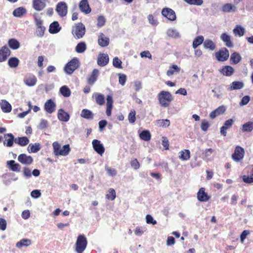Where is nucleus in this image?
Here are the masks:
<instances>
[{
    "instance_id": "obj_1",
    "label": "nucleus",
    "mask_w": 253,
    "mask_h": 253,
    "mask_svg": "<svg viewBox=\"0 0 253 253\" xmlns=\"http://www.w3.org/2000/svg\"><path fill=\"white\" fill-rule=\"evenodd\" d=\"M158 99L161 106L166 108L169 106L173 97L169 91L163 90L158 93Z\"/></svg>"
},
{
    "instance_id": "obj_2",
    "label": "nucleus",
    "mask_w": 253,
    "mask_h": 253,
    "mask_svg": "<svg viewBox=\"0 0 253 253\" xmlns=\"http://www.w3.org/2000/svg\"><path fill=\"white\" fill-rule=\"evenodd\" d=\"M85 28L82 23H78L73 27L72 33L76 39L82 38L85 34Z\"/></svg>"
},
{
    "instance_id": "obj_3",
    "label": "nucleus",
    "mask_w": 253,
    "mask_h": 253,
    "mask_svg": "<svg viewBox=\"0 0 253 253\" xmlns=\"http://www.w3.org/2000/svg\"><path fill=\"white\" fill-rule=\"evenodd\" d=\"M87 239L84 235H81L78 237L76 245L75 251L78 253H82L86 248Z\"/></svg>"
},
{
    "instance_id": "obj_4",
    "label": "nucleus",
    "mask_w": 253,
    "mask_h": 253,
    "mask_svg": "<svg viewBox=\"0 0 253 253\" xmlns=\"http://www.w3.org/2000/svg\"><path fill=\"white\" fill-rule=\"evenodd\" d=\"M80 61L77 58H74L64 67V71L68 74H72L80 66Z\"/></svg>"
},
{
    "instance_id": "obj_5",
    "label": "nucleus",
    "mask_w": 253,
    "mask_h": 253,
    "mask_svg": "<svg viewBox=\"0 0 253 253\" xmlns=\"http://www.w3.org/2000/svg\"><path fill=\"white\" fill-rule=\"evenodd\" d=\"M216 58L218 61H226L229 56V51L226 48H223L215 53Z\"/></svg>"
},
{
    "instance_id": "obj_6",
    "label": "nucleus",
    "mask_w": 253,
    "mask_h": 253,
    "mask_svg": "<svg viewBox=\"0 0 253 253\" xmlns=\"http://www.w3.org/2000/svg\"><path fill=\"white\" fill-rule=\"evenodd\" d=\"M162 14L170 21H174L176 16L174 10L170 8H164L162 10Z\"/></svg>"
},
{
    "instance_id": "obj_7",
    "label": "nucleus",
    "mask_w": 253,
    "mask_h": 253,
    "mask_svg": "<svg viewBox=\"0 0 253 253\" xmlns=\"http://www.w3.org/2000/svg\"><path fill=\"white\" fill-rule=\"evenodd\" d=\"M109 57L107 54L99 53L97 59V64L100 67H104L108 64Z\"/></svg>"
},
{
    "instance_id": "obj_8",
    "label": "nucleus",
    "mask_w": 253,
    "mask_h": 253,
    "mask_svg": "<svg viewBox=\"0 0 253 253\" xmlns=\"http://www.w3.org/2000/svg\"><path fill=\"white\" fill-rule=\"evenodd\" d=\"M98 44L102 47L107 46L110 43V39L103 33H100L98 37Z\"/></svg>"
},
{
    "instance_id": "obj_9",
    "label": "nucleus",
    "mask_w": 253,
    "mask_h": 253,
    "mask_svg": "<svg viewBox=\"0 0 253 253\" xmlns=\"http://www.w3.org/2000/svg\"><path fill=\"white\" fill-rule=\"evenodd\" d=\"M79 6L80 10L85 14H89L91 11L88 0H82L79 3Z\"/></svg>"
},
{
    "instance_id": "obj_10",
    "label": "nucleus",
    "mask_w": 253,
    "mask_h": 253,
    "mask_svg": "<svg viewBox=\"0 0 253 253\" xmlns=\"http://www.w3.org/2000/svg\"><path fill=\"white\" fill-rule=\"evenodd\" d=\"M99 74V70L97 69L93 70L90 75L87 79V82L89 85H93L97 81Z\"/></svg>"
},
{
    "instance_id": "obj_11",
    "label": "nucleus",
    "mask_w": 253,
    "mask_h": 253,
    "mask_svg": "<svg viewBox=\"0 0 253 253\" xmlns=\"http://www.w3.org/2000/svg\"><path fill=\"white\" fill-rule=\"evenodd\" d=\"M5 140L3 141V145L7 147H11L13 145L15 142V138L14 135L11 133H6L4 135Z\"/></svg>"
},
{
    "instance_id": "obj_12",
    "label": "nucleus",
    "mask_w": 253,
    "mask_h": 253,
    "mask_svg": "<svg viewBox=\"0 0 253 253\" xmlns=\"http://www.w3.org/2000/svg\"><path fill=\"white\" fill-rule=\"evenodd\" d=\"M10 53V50L6 46H2L0 49V62L5 61Z\"/></svg>"
},
{
    "instance_id": "obj_13",
    "label": "nucleus",
    "mask_w": 253,
    "mask_h": 253,
    "mask_svg": "<svg viewBox=\"0 0 253 253\" xmlns=\"http://www.w3.org/2000/svg\"><path fill=\"white\" fill-rule=\"evenodd\" d=\"M45 6V0H33V7L36 11H42Z\"/></svg>"
},
{
    "instance_id": "obj_14",
    "label": "nucleus",
    "mask_w": 253,
    "mask_h": 253,
    "mask_svg": "<svg viewBox=\"0 0 253 253\" xmlns=\"http://www.w3.org/2000/svg\"><path fill=\"white\" fill-rule=\"evenodd\" d=\"M92 143L94 150L97 153L102 155V154L104 152L105 149L100 141L97 139H94L92 141Z\"/></svg>"
},
{
    "instance_id": "obj_15",
    "label": "nucleus",
    "mask_w": 253,
    "mask_h": 253,
    "mask_svg": "<svg viewBox=\"0 0 253 253\" xmlns=\"http://www.w3.org/2000/svg\"><path fill=\"white\" fill-rule=\"evenodd\" d=\"M37 82V80L36 76L32 74L27 75L24 79V83L29 86L35 85Z\"/></svg>"
},
{
    "instance_id": "obj_16",
    "label": "nucleus",
    "mask_w": 253,
    "mask_h": 253,
    "mask_svg": "<svg viewBox=\"0 0 253 253\" xmlns=\"http://www.w3.org/2000/svg\"><path fill=\"white\" fill-rule=\"evenodd\" d=\"M234 123V120L232 119H230L227 121H226L222 126L220 128V133L221 134L225 136L227 134V129L231 127Z\"/></svg>"
},
{
    "instance_id": "obj_17",
    "label": "nucleus",
    "mask_w": 253,
    "mask_h": 253,
    "mask_svg": "<svg viewBox=\"0 0 253 253\" xmlns=\"http://www.w3.org/2000/svg\"><path fill=\"white\" fill-rule=\"evenodd\" d=\"M205 191L204 188H201L197 193V199L201 202H207L210 199V196Z\"/></svg>"
},
{
    "instance_id": "obj_18",
    "label": "nucleus",
    "mask_w": 253,
    "mask_h": 253,
    "mask_svg": "<svg viewBox=\"0 0 253 253\" xmlns=\"http://www.w3.org/2000/svg\"><path fill=\"white\" fill-rule=\"evenodd\" d=\"M92 98L94 99L95 103L100 106L105 103V97L102 94L99 93H94L92 96Z\"/></svg>"
},
{
    "instance_id": "obj_19",
    "label": "nucleus",
    "mask_w": 253,
    "mask_h": 253,
    "mask_svg": "<svg viewBox=\"0 0 253 253\" xmlns=\"http://www.w3.org/2000/svg\"><path fill=\"white\" fill-rule=\"evenodd\" d=\"M245 154V150L240 146L235 147L234 153L232 155V158H243Z\"/></svg>"
},
{
    "instance_id": "obj_20",
    "label": "nucleus",
    "mask_w": 253,
    "mask_h": 253,
    "mask_svg": "<svg viewBox=\"0 0 253 253\" xmlns=\"http://www.w3.org/2000/svg\"><path fill=\"white\" fill-rule=\"evenodd\" d=\"M44 107L45 110L51 114L55 111L56 105L51 99H49L45 103Z\"/></svg>"
},
{
    "instance_id": "obj_21",
    "label": "nucleus",
    "mask_w": 253,
    "mask_h": 253,
    "mask_svg": "<svg viewBox=\"0 0 253 253\" xmlns=\"http://www.w3.org/2000/svg\"><path fill=\"white\" fill-rule=\"evenodd\" d=\"M220 38L225 43L226 46L228 47H232L233 44L231 40L230 37L226 33H222L220 36Z\"/></svg>"
},
{
    "instance_id": "obj_22",
    "label": "nucleus",
    "mask_w": 253,
    "mask_h": 253,
    "mask_svg": "<svg viewBox=\"0 0 253 253\" xmlns=\"http://www.w3.org/2000/svg\"><path fill=\"white\" fill-rule=\"evenodd\" d=\"M8 168L13 171L19 172L20 171V166L17 163H15L14 160H11L7 162Z\"/></svg>"
},
{
    "instance_id": "obj_23",
    "label": "nucleus",
    "mask_w": 253,
    "mask_h": 253,
    "mask_svg": "<svg viewBox=\"0 0 253 253\" xmlns=\"http://www.w3.org/2000/svg\"><path fill=\"white\" fill-rule=\"evenodd\" d=\"M41 148V144L39 143H35L34 144L30 143L27 148V150L29 153H36L38 152Z\"/></svg>"
},
{
    "instance_id": "obj_24",
    "label": "nucleus",
    "mask_w": 253,
    "mask_h": 253,
    "mask_svg": "<svg viewBox=\"0 0 253 253\" xmlns=\"http://www.w3.org/2000/svg\"><path fill=\"white\" fill-rule=\"evenodd\" d=\"M29 142V140L26 136L18 137L15 138V143L21 146L27 145Z\"/></svg>"
},
{
    "instance_id": "obj_25",
    "label": "nucleus",
    "mask_w": 253,
    "mask_h": 253,
    "mask_svg": "<svg viewBox=\"0 0 253 253\" xmlns=\"http://www.w3.org/2000/svg\"><path fill=\"white\" fill-rule=\"evenodd\" d=\"M61 27L59 26V23L56 21H54L50 24L49 28V32L51 34H55L58 33Z\"/></svg>"
},
{
    "instance_id": "obj_26",
    "label": "nucleus",
    "mask_w": 253,
    "mask_h": 253,
    "mask_svg": "<svg viewBox=\"0 0 253 253\" xmlns=\"http://www.w3.org/2000/svg\"><path fill=\"white\" fill-rule=\"evenodd\" d=\"M0 107L4 113H9L11 111V105L5 100H2L0 102Z\"/></svg>"
},
{
    "instance_id": "obj_27",
    "label": "nucleus",
    "mask_w": 253,
    "mask_h": 253,
    "mask_svg": "<svg viewBox=\"0 0 253 253\" xmlns=\"http://www.w3.org/2000/svg\"><path fill=\"white\" fill-rule=\"evenodd\" d=\"M54 153L56 156L63 155V149L61 148L60 144L57 142H54L52 144Z\"/></svg>"
},
{
    "instance_id": "obj_28",
    "label": "nucleus",
    "mask_w": 253,
    "mask_h": 253,
    "mask_svg": "<svg viewBox=\"0 0 253 253\" xmlns=\"http://www.w3.org/2000/svg\"><path fill=\"white\" fill-rule=\"evenodd\" d=\"M234 71L233 68L231 66H225L223 67L220 72L225 76H230L233 74Z\"/></svg>"
},
{
    "instance_id": "obj_29",
    "label": "nucleus",
    "mask_w": 253,
    "mask_h": 253,
    "mask_svg": "<svg viewBox=\"0 0 253 253\" xmlns=\"http://www.w3.org/2000/svg\"><path fill=\"white\" fill-rule=\"evenodd\" d=\"M203 45L205 48L210 50H214L216 47L215 43L211 40L209 39H207L204 41Z\"/></svg>"
},
{
    "instance_id": "obj_30",
    "label": "nucleus",
    "mask_w": 253,
    "mask_h": 253,
    "mask_svg": "<svg viewBox=\"0 0 253 253\" xmlns=\"http://www.w3.org/2000/svg\"><path fill=\"white\" fill-rule=\"evenodd\" d=\"M19 64V60L15 57L10 58L8 61V65L10 68H15Z\"/></svg>"
},
{
    "instance_id": "obj_31",
    "label": "nucleus",
    "mask_w": 253,
    "mask_h": 253,
    "mask_svg": "<svg viewBox=\"0 0 253 253\" xmlns=\"http://www.w3.org/2000/svg\"><path fill=\"white\" fill-rule=\"evenodd\" d=\"M180 69L176 65H173L169 67V69L167 72V75L171 76L176 73L180 72Z\"/></svg>"
},
{
    "instance_id": "obj_32",
    "label": "nucleus",
    "mask_w": 253,
    "mask_h": 253,
    "mask_svg": "<svg viewBox=\"0 0 253 253\" xmlns=\"http://www.w3.org/2000/svg\"><path fill=\"white\" fill-rule=\"evenodd\" d=\"M241 60V56L237 52H234L231 55L230 61L231 64H236Z\"/></svg>"
},
{
    "instance_id": "obj_33",
    "label": "nucleus",
    "mask_w": 253,
    "mask_h": 253,
    "mask_svg": "<svg viewBox=\"0 0 253 253\" xmlns=\"http://www.w3.org/2000/svg\"><path fill=\"white\" fill-rule=\"evenodd\" d=\"M32 243L31 240L28 239H23L18 242L16 244V247L18 248H21L23 246L27 247Z\"/></svg>"
},
{
    "instance_id": "obj_34",
    "label": "nucleus",
    "mask_w": 253,
    "mask_h": 253,
    "mask_svg": "<svg viewBox=\"0 0 253 253\" xmlns=\"http://www.w3.org/2000/svg\"><path fill=\"white\" fill-rule=\"evenodd\" d=\"M204 38L203 36H197L193 41L192 46L194 48H196L198 46L204 43Z\"/></svg>"
},
{
    "instance_id": "obj_35",
    "label": "nucleus",
    "mask_w": 253,
    "mask_h": 253,
    "mask_svg": "<svg viewBox=\"0 0 253 253\" xmlns=\"http://www.w3.org/2000/svg\"><path fill=\"white\" fill-rule=\"evenodd\" d=\"M81 116L86 119H92L93 118V115L90 110L84 109L82 111Z\"/></svg>"
},
{
    "instance_id": "obj_36",
    "label": "nucleus",
    "mask_w": 253,
    "mask_h": 253,
    "mask_svg": "<svg viewBox=\"0 0 253 253\" xmlns=\"http://www.w3.org/2000/svg\"><path fill=\"white\" fill-rule=\"evenodd\" d=\"M139 137L142 140L148 141L151 139V135L149 130H145L139 134Z\"/></svg>"
},
{
    "instance_id": "obj_37",
    "label": "nucleus",
    "mask_w": 253,
    "mask_h": 253,
    "mask_svg": "<svg viewBox=\"0 0 253 253\" xmlns=\"http://www.w3.org/2000/svg\"><path fill=\"white\" fill-rule=\"evenodd\" d=\"M8 44L10 48L14 50L18 49L20 46L19 42L15 39L9 40Z\"/></svg>"
},
{
    "instance_id": "obj_38",
    "label": "nucleus",
    "mask_w": 253,
    "mask_h": 253,
    "mask_svg": "<svg viewBox=\"0 0 253 253\" xmlns=\"http://www.w3.org/2000/svg\"><path fill=\"white\" fill-rule=\"evenodd\" d=\"M253 129V122H248L242 126V130L243 132H251Z\"/></svg>"
},
{
    "instance_id": "obj_39",
    "label": "nucleus",
    "mask_w": 253,
    "mask_h": 253,
    "mask_svg": "<svg viewBox=\"0 0 253 253\" xmlns=\"http://www.w3.org/2000/svg\"><path fill=\"white\" fill-rule=\"evenodd\" d=\"M86 45L84 42H79L76 46V51L79 53H82L85 51Z\"/></svg>"
},
{
    "instance_id": "obj_40",
    "label": "nucleus",
    "mask_w": 253,
    "mask_h": 253,
    "mask_svg": "<svg viewBox=\"0 0 253 253\" xmlns=\"http://www.w3.org/2000/svg\"><path fill=\"white\" fill-rule=\"evenodd\" d=\"M244 84L241 82L235 81L232 82L230 86V90L240 89L243 88Z\"/></svg>"
},
{
    "instance_id": "obj_41",
    "label": "nucleus",
    "mask_w": 253,
    "mask_h": 253,
    "mask_svg": "<svg viewBox=\"0 0 253 253\" xmlns=\"http://www.w3.org/2000/svg\"><path fill=\"white\" fill-rule=\"evenodd\" d=\"M26 13L25 8L20 7L16 8L13 12V15L15 17H21Z\"/></svg>"
},
{
    "instance_id": "obj_42",
    "label": "nucleus",
    "mask_w": 253,
    "mask_h": 253,
    "mask_svg": "<svg viewBox=\"0 0 253 253\" xmlns=\"http://www.w3.org/2000/svg\"><path fill=\"white\" fill-rule=\"evenodd\" d=\"M236 7L230 3L225 4L222 8V10L224 12H229L231 11H235Z\"/></svg>"
},
{
    "instance_id": "obj_43",
    "label": "nucleus",
    "mask_w": 253,
    "mask_h": 253,
    "mask_svg": "<svg viewBox=\"0 0 253 253\" xmlns=\"http://www.w3.org/2000/svg\"><path fill=\"white\" fill-rule=\"evenodd\" d=\"M233 33L235 35H238L240 37L243 36L244 35L245 29L242 27L237 25L234 29Z\"/></svg>"
},
{
    "instance_id": "obj_44",
    "label": "nucleus",
    "mask_w": 253,
    "mask_h": 253,
    "mask_svg": "<svg viewBox=\"0 0 253 253\" xmlns=\"http://www.w3.org/2000/svg\"><path fill=\"white\" fill-rule=\"evenodd\" d=\"M167 34L169 37L177 38L179 37V33L175 30L169 29L167 31Z\"/></svg>"
},
{
    "instance_id": "obj_45",
    "label": "nucleus",
    "mask_w": 253,
    "mask_h": 253,
    "mask_svg": "<svg viewBox=\"0 0 253 253\" xmlns=\"http://www.w3.org/2000/svg\"><path fill=\"white\" fill-rule=\"evenodd\" d=\"M122 61L118 57H115L113 58V65L115 67L119 69H122L123 67L122 66Z\"/></svg>"
},
{
    "instance_id": "obj_46",
    "label": "nucleus",
    "mask_w": 253,
    "mask_h": 253,
    "mask_svg": "<svg viewBox=\"0 0 253 253\" xmlns=\"http://www.w3.org/2000/svg\"><path fill=\"white\" fill-rule=\"evenodd\" d=\"M106 198L110 200H114L116 198V192L114 189L111 188L108 191V193L106 195Z\"/></svg>"
},
{
    "instance_id": "obj_47",
    "label": "nucleus",
    "mask_w": 253,
    "mask_h": 253,
    "mask_svg": "<svg viewBox=\"0 0 253 253\" xmlns=\"http://www.w3.org/2000/svg\"><path fill=\"white\" fill-rule=\"evenodd\" d=\"M185 2L190 5H201L203 3V0H184Z\"/></svg>"
},
{
    "instance_id": "obj_48",
    "label": "nucleus",
    "mask_w": 253,
    "mask_h": 253,
    "mask_svg": "<svg viewBox=\"0 0 253 253\" xmlns=\"http://www.w3.org/2000/svg\"><path fill=\"white\" fill-rule=\"evenodd\" d=\"M56 11L61 16H63V1L58 3Z\"/></svg>"
},
{
    "instance_id": "obj_49",
    "label": "nucleus",
    "mask_w": 253,
    "mask_h": 253,
    "mask_svg": "<svg viewBox=\"0 0 253 253\" xmlns=\"http://www.w3.org/2000/svg\"><path fill=\"white\" fill-rule=\"evenodd\" d=\"M135 111L134 110L131 111L129 112L128 116V119L129 123L133 124L136 120Z\"/></svg>"
},
{
    "instance_id": "obj_50",
    "label": "nucleus",
    "mask_w": 253,
    "mask_h": 253,
    "mask_svg": "<svg viewBox=\"0 0 253 253\" xmlns=\"http://www.w3.org/2000/svg\"><path fill=\"white\" fill-rule=\"evenodd\" d=\"M180 155L179 156V158H189L190 152L189 150H184L180 152Z\"/></svg>"
},
{
    "instance_id": "obj_51",
    "label": "nucleus",
    "mask_w": 253,
    "mask_h": 253,
    "mask_svg": "<svg viewBox=\"0 0 253 253\" xmlns=\"http://www.w3.org/2000/svg\"><path fill=\"white\" fill-rule=\"evenodd\" d=\"M106 20L103 16H99L97 18V26L101 27L105 25Z\"/></svg>"
},
{
    "instance_id": "obj_52",
    "label": "nucleus",
    "mask_w": 253,
    "mask_h": 253,
    "mask_svg": "<svg viewBox=\"0 0 253 253\" xmlns=\"http://www.w3.org/2000/svg\"><path fill=\"white\" fill-rule=\"evenodd\" d=\"M45 30V28L43 26L37 27V35L40 37H42L44 34Z\"/></svg>"
},
{
    "instance_id": "obj_53",
    "label": "nucleus",
    "mask_w": 253,
    "mask_h": 253,
    "mask_svg": "<svg viewBox=\"0 0 253 253\" xmlns=\"http://www.w3.org/2000/svg\"><path fill=\"white\" fill-rule=\"evenodd\" d=\"M158 123L160 124V126L163 127H168L170 125V121L169 120H159L158 121Z\"/></svg>"
},
{
    "instance_id": "obj_54",
    "label": "nucleus",
    "mask_w": 253,
    "mask_h": 253,
    "mask_svg": "<svg viewBox=\"0 0 253 253\" xmlns=\"http://www.w3.org/2000/svg\"><path fill=\"white\" fill-rule=\"evenodd\" d=\"M209 126L210 124L207 121L205 120L202 121L201 125V128L203 130L205 131H207L209 128Z\"/></svg>"
},
{
    "instance_id": "obj_55",
    "label": "nucleus",
    "mask_w": 253,
    "mask_h": 253,
    "mask_svg": "<svg viewBox=\"0 0 253 253\" xmlns=\"http://www.w3.org/2000/svg\"><path fill=\"white\" fill-rule=\"evenodd\" d=\"M28 105L29 107L28 110L18 114V117L19 118H24L31 111V110L32 108V106L31 105L30 102H29Z\"/></svg>"
},
{
    "instance_id": "obj_56",
    "label": "nucleus",
    "mask_w": 253,
    "mask_h": 253,
    "mask_svg": "<svg viewBox=\"0 0 253 253\" xmlns=\"http://www.w3.org/2000/svg\"><path fill=\"white\" fill-rule=\"evenodd\" d=\"M162 145L165 150H168L169 149V141L165 136L162 137Z\"/></svg>"
},
{
    "instance_id": "obj_57",
    "label": "nucleus",
    "mask_w": 253,
    "mask_h": 253,
    "mask_svg": "<svg viewBox=\"0 0 253 253\" xmlns=\"http://www.w3.org/2000/svg\"><path fill=\"white\" fill-rule=\"evenodd\" d=\"M149 22L152 25L156 26L158 24L157 20L155 19L152 14H150L148 16Z\"/></svg>"
},
{
    "instance_id": "obj_58",
    "label": "nucleus",
    "mask_w": 253,
    "mask_h": 253,
    "mask_svg": "<svg viewBox=\"0 0 253 253\" xmlns=\"http://www.w3.org/2000/svg\"><path fill=\"white\" fill-rule=\"evenodd\" d=\"M146 222L148 224H152L153 225H155L157 224V221L154 220L153 217L150 215L147 214L146 216Z\"/></svg>"
},
{
    "instance_id": "obj_59",
    "label": "nucleus",
    "mask_w": 253,
    "mask_h": 253,
    "mask_svg": "<svg viewBox=\"0 0 253 253\" xmlns=\"http://www.w3.org/2000/svg\"><path fill=\"white\" fill-rule=\"evenodd\" d=\"M218 115L224 114L226 111V108L224 106L221 105L215 109Z\"/></svg>"
},
{
    "instance_id": "obj_60",
    "label": "nucleus",
    "mask_w": 253,
    "mask_h": 253,
    "mask_svg": "<svg viewBox=\"0 0 253 253\" xmlns=\"http://www.w3.org/2000/svg\"><path fill=\"white\" fill-rule=\"evenodd\" d=\"M126 80V76L125 74L120 75L119 76V82L122 85H124Z\"/></svg>"
},
{
    "instance_id": "obj_61",
    "label": "nucleus",
    "mask_w": 253,
    "mask_h": 253,
    "mask_svg": "<svg viewBox=\"0 0 253 253\" xmlns=\"http://www.w3.org/2000/svg\"><path fill=\"white\" fill-rule=\"evenodd\" d=\"M106 170L107 171L108 174L110 176H115L117 174V171L114 169H111L109 167H106Z\"/></svg>"
},
{
    "instance_id": "obj_62",
    "label": "nucleus",
    "mask_w": 253,
    "mask_h": 253,
    "mask_svg": "<svg viewBox=\"0 0 253 253\" xmlns=\"http://www.w3.org/2000/svg\"><path fill=\"white\" fill-rule=\"evenodd\" d=\"M6 228V222L5 219L0 218V230H5Z\"/></svg>"
},
{
    "instance_id": "obj_63",
    "label": "nucleus",
    "mask_w": 253,
    "mask_h": 253,
    "mask_svg": "<svg viewBox=\"0 0 253 253\" xmlns=\"http://www.w3.org/2000/svg\"><path fill=\"white\" fill-rule=\"evenodd\" d=\"M31 195L32 197L34 198H38L41 196V193L40 190H34L32 191V192L31 193Z\"/></svg>"
},
{
    "instance_id": "obj_64",
    "label": "nucleus",
    "mask_w": 253,
    "mask_h": 253,
    "mask_svg": "<svg viewBox=\"0 0 253 253\" xmlns=\"http://www.w3.org/2000/svg\"><path fill=\"white\" fill-rule=\"evenodd\" d=\"M243 180L246 183L250 184L253 183V179H252V177L249 175H244L243 176Z\"/></svg>"
}]
</instances>
